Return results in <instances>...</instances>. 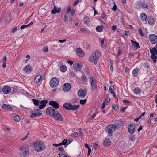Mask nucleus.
Instances as JSON below:
<instances>
[{
  "mask_svg": "<svg viewBox=\"0 0 157 157\" xmlns=\"http://www.w3.org/2000/svg\"><path fill=\"white\" fill-rule=\"evenodd\" d=\"M52 116L54 117V118L57 120L61 121L63 119L60 113L58 111H56Z\"/></svg>",
  "mask_w": 157,
  "mask_h": 157,
  "instance_id": "obj_11",
  "label": "nucleus"
},
{
  "mask_svg": "<svg viewBox=\"0 0 157 157\" xmlns=\"http://www.w3.org/2000/svg\"><path fill=\"white\" fill-rule=\"evenodd\" d=\"M60 11V7H58L57 6H55L54 8L51 10V13L52 14H55L56 13L59 12Z\"/></svg>",
  "mask_w": 157,
  "mask_h": 157,
  "instance_id": "obj_18",
  "label": "nucleus"
},
{
  "mask_svg": "<svg viewBox=\"0 0 157 157\" xmlns=\"http://www.w3.org/2000/svg\"><path fill=\"white\" fill-rule=\"evenodd\" d=\"M117 6L114 3V5L113 7L112 8V9L113 11H115L117 9Z\"/></svg>",
  "mask_w": 157,
  "mask_h": 157,
  "instance_id": "obj_54",
  "label": "nucleus"
},
{
  "mask_svg": "<svg viewBox=\"0 0 157 157\" xmlns=\"http://www.w3.org/2000/svg\"><path fill=\"white\" fill-rule=\"evenodd\" d=\"M144 66L145 67L148 68L149 67V65H148V63L147 62H146L144 63Z\"/></svg>",
  "mask_w": 157,
  "mask_h": 157,
  "instance_id": "obj_53",
  "label": "nucleus"
},
{
  "mask_svg": "<svg viewBox=\"0 0 157 157\" xmlns=\"http://www.w3.org/2000/svg\"><path fill=\"white\" fill-rule=\"evenodd\" d=\"M76 52L77 55L79 57L82 58L85 56L84 52L80 48L76 49Z\"/></svg>",
  "mask_w": 157,
  "mask_h": 157,
  "instance_id": "obj_14",
  "label": "nucleus"
},
{
  "mask_svg": "<svg viewBox=\"0 0 157 157\" xmlns=\"http://www.w3.org/2000/svg\"><path fill=\"white\" fill-rule=\"evenodd\" d=\"M45 12V10L44 9H41L40 10L38 11L39 14L41 15H43L44 14Z\"/></svg>",
  "mask_w": 157,
  "mask_h": 157,
  "instance_id": "obj_36",
  "label": "nucleus"
},
{
  "mask_svg": "<svg viewBox=\"0 0 157 157\" xmlns=\"http://www.w3.org/2000/svg\"><path fill=\"white\" fill-rule=\"evenodd\" d=\"M28 27V26H27V25H22V26H21V27H20V29H22L25 27Z\"/></svg>",
  "mask_w": 157,
  "mask_h": 157,
  "instance_id": "obj_60",
  "label": "nucleus"
},
{
  "mask_svg": "<svg viewBox=\"0 0 157 157\" xmlns=\"http://www.w3.org/2000/svg\"><path fill=\"white\" fill-rule=\"evenodd\" d=\"M142 7L144 8H147L148 7L147 4L146 3H143L142 4Z\"/></svg>",
  "mask_w": 157,
  "mask_h": 157,
  "instance_id": "obj_56",
  "label": "nucleus"
},
{
  "mask_svg": "<svg viewBox=\"0 0 157 157\" xmlns=\"http://www.w3.org/2000/svg\"><path fill=\"white\" fill-rule=\"evenodd\" d=\"M71 10V6H70L68 7L66 13L67 14H68L69 13L70 10Z\"/></svg>",
  "mask_w": 157,
  "mask_h": 157,
  "instance_id": "obj_45",
  "label": "nucleus"
},
{
  "mask_svg": "<svg viewBox=\"0 0 157 157\" xmlns=\"http://www.w3.org/2000/svg\"><path fill=\"white\" fill-rule=\"evenodd\" d=\"M102 27V26H97L96 28V29L97 32H101L103 29Z\"/></svg>",
  "mask_w": 157,
  "mask_h": 157,
  "instance_id": "obj_34",
  "label": "nucleus"
},
{
  "mask_svg": "<svg viewBox=\"0 0 157 157\" xmlns=\"http://www.w3.org/2000/svg\"><path fill=\"white\" fill-rule=\"evenodd\" d=\"M131 42L132 46L134 48L136 49L140 48L138 42L133 41L132 40H131Z\"/></svg>",
  "mask_w": 157,
  "mask_h": 157,
  "instance_id": "obj_22",
  "label": "nucleus"
},
{
  "mask_svg": "<svg viewBox=\"0 0 157 157\" xmlns=\"http://www.w3.org/2000/svg\"><path fill=\"white\" fill-rule=\"evenodd\" d=\"M32 102L36 106L38 105L40 103V101L35 99H32Z\"/></svg>",
  "mask_w": 157,
  "mask_h": 157,
  "instance_id": "obj_31",
  "label": "nucleus"
},
{
  "mask_svg": "<svg viewBox=\"0 0 157 157\" xmlns=\"http://www.w3.org/2000/svg\"><path fill=\"white\" fill-rule=\"evenodd\" d=\"M79 0H76L74 2L73 6H75L79 2Z\"/></svg>",
  "mask_w": 157,
  "mask_h": 157,
  "instance_id": "obj_57",
  "label": "nucleus"
},
{
  "mask_svg": "<svg viewBox=\"0 0 157 157\" xmlns=\"http://www.w3.org/2000/svg\"><path fill=\"white\" fill-rule=\"evenodd\" d=\"M75 10H72L71 12V13H70L71 15V16H73L74 14L75 13Z\"/></svg>",
  "mask_w": 157,
  "mask_h": 157,
  "instance_id": "obj_59",
  "label": "nucleus"
},
{
  "mask_svg": "<svg viewBox=\"0 0 157 157\" xmlns=\"http://www.w3.org/2000/svg\"><path fill=\"white\" fill-rule=\"evenodd\" d=\"M59 80L56 77L52 78L50 82V85L52 88L56 87L59 84Z\"/></svg>",
  "mask_w": 157,
  "mask_h": 157,
  "instance_id": "obj_6",
  "label": "nucleus"
},
{
  "mask_svg": "<svg viewBox=\"0 0 157 157\" xmlns=\"http://www.w3.org/2000/svg\"><path fill=\"white\" fill-rule=\"evenodd\" d=\"M139 34L142 36H144V35L143 32L141 28H139Z\"/></svg>",
  "mask_w": 157,
  "mask_h": 157,
  "instance_id": "obj_40",
  "label": "nucleus"
},
{
  "mask_svg": "<svg viewBox=\"0 0 157 157\" xmlns=\"http://www.w3.org/2000/svg\"><path fill=\"white\" fill-rule=\"evenodd\" d=\"M60 71L63 72H65L67 70V67L65 65H62L60 68Z\"/></svg>",
  "mask_w": 157,
  "mask_h": 157,
  "instance_id": "obj_35",
  "label": "nucleus"
},
{
  "mask_svg": "<svg viewBox=\"0 0 157 157\" xmlns=\"http://www.w3.org/2000/svg\"><path fill=\"white\" fill-rule=\"evenodd\" d=\"M71 88V84L68 83H64L63 86V90L65 92H67L69 91Z\"/></svg>",
  "mask_w": 157,
  "mask_h": 157,
  "instance_id": "obj_12",
  "label": "nucleus"
},
{
  "mask_svg": "<svg viewBox=\"0 0 157 157\" xmlns=\"http://www.w3.org/2000/svg\"><path fill=\"white\" fill-rule=\"evenodd\" d=\"M138 70L137 69H134L132 72L133 75L136 76L138 73Z\"/></svg>",
  "mask_w": 157,
  "mask_h": 157,
  "instance_id": "obj_38",
  "label": "nucleus"
},
{
  "mask_svg": "<svg viewBox=\"0 0 157 157\" xmlns=\"http://www.w3.org/2000/svg\"><path fill=\"white\" fill-rule=\"evenodd\" d=\"M100 56V54L98 50H96L93 52L91 56L89 58V61L96 64Z\"/></svg>",
  "mask_w": 157,
  "mask_h": 157,
  "instance_id": "obj_1",
  "label": "nucleus"
},
{
  "mask_svg": "<svg viewBox=\"0 0 157 157\" xmlns=\"http://www.w3.org/2000/svg\"><path fill=\"white\" fill-rule=\"evenodd\" d=\"M150 50L152 55H157V49L156 48L154 47L152 49H150Z\"/></svg>",
  "mask_w": 157,
  "mask_h": 157,
  "instance_id": "obj_25",
  "label": "nucleus"
},
{
  "mask_svg": "<svg viewBox=\"0 0 157 157\" xmlns=\"http://www.w3.org/2000/svg\"><path fill=\"white\" fill-rule=\"evenodd\" d=\"M135 138V136L134 135H131L130 136L129 140L132 141H134Z\"/></svg>",
  "mask_w": 157,
  "mask_h": 157,
  "instance_id": "obj_42",
  "label": "nucleus"
},
{
  "mask_svg": "<svg viewBox=\"0 0 157 157\" xmlns=\"http://www.w3.org/2000/svg\"><path fill=\"white\" fill-rule=\"evenodd\" d=\"M106 103L105 102H104L102 104V106H101V109H103L105 107Z\"/></svg>",
  "mask_w": 157,
  "mask_h": 157,
  "instance_id": "obj_58",
  "label": "nucleus"
},
{
  "mask_svg": "<svg viewBox=\"0 0 157 157\" xmlns=\"http://www.w3.org/2000/svg\"><path fill=\"white\" fill-rule=\"evenodd\" d=\"M2 108L4 109H6L7 110H12V108L10 105L6 104H4L2 105Z\"/></svg>",
  "mask_w": 157,
  "mask_h": 157,
  "instance_id": "obj_23",
  "label": "nucleus"
},
{
  "mask_svg": "<svg viewBox=\"0 0 157 157\" xmlns=\"http://www.w3.org/2000/svg\"><path fill=\"white\" fill-rule=\"evenodd\" d=\"M29 151L28 150H27L26 151H24L23 152H22L20 153V155L22 157H25L29 153Z\"/></svg>",
  "mask_w": 157,
  "mask_h": 157,
  "instance_id": "obj_26",
  "label": "nucleus"
},
{
  "mask_svg": "<svg viewBox=\"0 0 157 157\" xmlns=\"http://www.w3.org/2000/svg\"><path fill=\"white\" fill-rule=\"evenodd\" d=\"M151 58L152 59L153 62L154 63H156V59H157V56L155 55H151Z\"/></svg>",
  "mask_w": 157,
  "mask_h": 157,
  "instance_id": "obj_37",
  "label": "nucleus"
},
{
  "mask_svg": "<svg viewBox=\"0 0 157 157\" xmlns=\"http://www.w3.org/2000/svg\"><path fill=\"white\" fill-rule=\"evenodd\" d=\"M49 104L55 109H57L59 107L58 104L54 101H50Z\"/></svg>",
  "mask_w": 157,
  "mask_h": 157,
  "instance_id": "obj_20",
  "label": "nucleus"
},
{
  "mask_svg": "<svg viewBox=\"0 0 157 157\" xmlns=\"http://www.w3.org/2000/svg\"><path fill=\"white\" fill-rule=\"evenodd\" d=\"M30 113H31L30 117L33 118L39 116L42 114V112L39 109H36L34 111H31Z\"/></svg>",
  "mask_w": 157,
  "mask_h": 157,
  "instance_id": "obj_7",
  "label": "nucleus"
},
{
  "mask_svg": "<svg viewBox=\"0 0 157 157\" xmlns=\"http://www.w3.org/2000/svg\"><path fill=\"white\" fill-rule=\"evenodd\" d=\"M55 111V109L51 107L48 108L46 110L47 114L50 116H52L53 115H54Z\"/></svg>",
  "mask_w": 157,
  "mask_h": 157,
  "instance_id": "obj_10",
  "label": "nucleus"
},
{
  "mask_svg": "<svg viewBox=\"0 0 157 157\" xmlns=\"http://www.w3.org/2000/svg\"><path fill=\"white\" fill-rule=\"evenodd\" d=\"M82 64L81 63H75L73 67L74 69L77 71H79L81 70L82 67Z\"/></svg>",
  "mask_w": 157,
  "mask_h": 157,
  "instance_id": "obj_16",
  "label": "nucleus"
},
{
  "mask_svg": "<svg viewBox=\"0 0 157 157\" xmlns=\"http://www.w3.org/2000/svg\"><path fill=\"white\" fill-rule=\"evenodd\" d=\"M135 125L134 124H130L128 126V132L131 134H133L135 132Z\"/></svg>",
  "mask_w": 157,
  "mask_h": 157,
  "instance_id": "obj_13",
  "label": "nucleus"
},
{
  "mask_svg": "<svg viewBox=\"0 0 157 157\" xmlns=\"http://www.w3.org/2000/svg\"><path fill=\"white\" fill-rule=\"evenodd\" d=\"M114 89V87L113 86H111L109 88V91H113V90Z\"/></svg>",
  "mask_w": 157,
  "mask_h": 157,
  "instance_id": "obj_62",
  "label": "nucleus"
},
{
  "mask_svg": "<svg viewBox=\"0 0 157 157\" xmlns=\"http://www.w3.org/2000/svg\"><path fill=\"white\" fill-rule=\"evenodd\" d=\"M33 144L34 148L37 152L42 151L44 150L45 148V146L41 142H35L32 143Z\"/></svg>",
  "mask_w": 157,
  "mask_h": 157,
  "instance_id": "obj_2",
  "label": "nucleus"
},
{
  "mask_svg": "<svg viewBox=\"0 0 157 157\" xmlns=\"http://www.w3.org/2000/svg\"><path fill=\"white\" fill-rule=\"evenodd\" d=\"M60 144L61 145H64V147H66V146L68 145L67 140V139H64L62 142L60 143Z\"/></svg>",
  "mask_w": 157,
  "mask_h": 157,
  "instance_id": "obj_29",
  "label": "nucleus"
},
{
  "mask_svg": "<svg viewBox=\"0 0 157 157\" xmlns=\"http://www.w3.org/2000/svg\"><path fill=\"white\" fill-rule=\"evenodd\" d=\"M147 20L148 23L150 24H152L154 22V20L151 16H149L148 17Z\"/></svg>",
  "mask_w": 157,
  "mask_h": 157,
  "instance_id": "obj_27",
  "label": "nucleus"
},
{
  "mask_svg": "<svg viewBox=\"0 0 157 157\" xmlns=\"http://www.w3.org/2000/svg\"><path fill=\"white\" fill-rule=\"evenodd\" d=\"M141 18L143 21H144L146 20L147 16L145 13H142L141 14Z\"/></svg>",
  "mask_w": 157,
  "mask_h": 157,
  "instance_id": "obj_30",
  "label": "nucleus"
},
{
  "mask_svg": "<svg viewBox=\"0 0 157 157\" xmlns=\"http://www.w3.org/2000/svg\"><path fill=\"white\" fill-rule=\"evenodd\" d=\"M113 108L115 111H117L118 109L117 105H112Z\"/></svg>",
  "mask_w": 157,
  "mask_h": 157,
  "instance_id": "obj_44",
  "label": "nucleus"
},
{
  "mask_svg": "<svg viewBox=\"0 0 157 157\" xmlns=\"http://www.w3.org/2000/svg\"><path fill=\"white\" fill-rule=\"evenodd\" d=\"M115 125L117 126H118L119 125H121L122 124V122L121 121H117L115 123Z\"/></svg>",
  "mask_w": 157,
  "mask_h": 157,
  "instance_id": "obj_39",
  "label": "nucleus"
},
{
  "mask_svg": "<svg viewBox=\"0 0 157 157\" xmlns=\"http://www.w3.org/2000/svg\"><path fill=\"white\" fill-rule=\"evenodd\" d=\"M117 126L114 124L109 125L106 128V131L108 134V136H111L113 132L116 128Z\"/></svg>",
  "mask_w": 157,
  "mask_h": 157,
  "instance_id": "obj_4",
  "label": "nucleus"
},
{
  "mask_svg": "<svg viewBox=\"0 0 157 157\" xmlns=\"http://www.w3.org/2000/svg\"><path fill=\"white\" fill-rule=\"evenodd\" d=\"M17 27H15L12 29L11 32L13 33H14L17 30Z\"/></svg>",
  "mask_w": 157,
  "mask_h": 157,
  "instance_id": "obj_49",
  "label": "nucleus"
},
{
  "mask_svg": "<svg viewBox=\"0 0 157 157\" xmlns=\"http://www.w3.org/2000/svg\"><path fill=\"white\" fill-rule=\"evenodd\" d=\"M111 141L109 139L106 138L103 142V144L105 146H109L111 145Z\"/></svg>",
  "mask_w": 157,
  "mask_h": 157,
  "instance_id": "obj_24",
  "label": "nucleus"
},
{
  "mask_svg": "<svg viewBox=\"0 0 157 157\" xmlns=\"http://www.w3.org/2000/svg\"><path fill=\"white\" fill-rule=\"evenodd\" d=\"M43 50L45 52H48V48L47 47H45L43 48Z\"/></svg>",
  "mask_w": 157,
  "mask_h": 157,
  "instance_id": "obj_47",
  "label": "nucleus"
},
{
  "mask_svg": "<svg viewBox=\"0 0 157 157\" xmlns=\"http://www.w3.org/2000/svg\"><path fill=\"white\" fill-rule=\"evenodd\" d=\"M67 15L66 14L65 15L63 20L64 22H65L66 21H67Z\"/></svg>",
  "mask_w": 157,
  "mask_h": 157,
  "instance_id": "obj_48",
  "label": "nucleus"
},
{
  "mask_svg": "<svg viewBox=\"0 0 157 157\" xmlns=\"http://www.w3.org/2000/svg\"><path fill=\"white\" fill-rule=\"evenodd\" d=\"M80 30L85 33L87 32V31L86 30V29L84 28H82Z\"/></svg>",
  "mask_w": 157,
  "mask_h": 157,
  "instance_id": "obj_55",
  "label": "nucleus"
},
{
  "mask_svg": "<svg viewBox=\"0 0 157 157\" xmlns=\"http://www.w3.org/2000/svg\"><path fill=\"white\" fill-rule=\"evenodd\" d=\"M86 92L87 91L86 90L80 89L78 91V95L79 97L82 98L86 96Z\"/></svg>",
  "mask_w": 157,
  "mask_h": 157,
  "instance_id": "obj_9",
  "label": "nucleus"
},
{
  "mask_svg": "<svg viewBox=\"0 0 157 157\" xmlns=\"http://www.w3.org/2000/svg\"><path fill=\"white\" fill-rule=\"evenodd\" d=\"M13 119L15 121L18 122L20 120V117L18 115H14L13 117Z\"/></svg>",
  "mask_w": 157,
  "mask_h": 157,
  "instance_id": "obj_28",
  "label": "nucleus"
},
{
  "mask_svg": "<svg viewBox=\"0 0 157 157\" xmlns=\"http://www.w3.org/2000/svg\"><path fill=\"white\" fill-rule=\"evenodd\" d=\"M81 79L82 81L84 82H85L87 81L86 77V76L85 75H82V76L81 77Z\"/></svg>",
  "mask_w": 157,
  "mask_h": 157,
  "instance_id": "obj_41",
  "label": "nucleus"
},
{
  "mask_svg": "<svg viewBox=\"0 0 157 157\" xmlns=\"http://www.w3.org/2000/svg\"><path fill=\"white\" fill-rule=\"evenodd\" d=\"M66 41V39H64L62 40H58V42L60 43H62L63 42H64Z\"/></svg>",
  "mask_w": 157,
  "mask_h": 157,
  "instance_id": "obj_61",
  "label": "nucleus"
},
{
  "mask_svg": "<svg viewBox=\"0 0 157 157\" xmlns=\"http://www.w3.org/2000/svg\"><path fill=\"white\" fill-rule=\"evenodd\" d=\"M42 78V75L40 74H39L37 75L35 77L34 79V82L35 84H37L40 81V80Z\"/></svg>",
  "mask_w": 157,
  "mask_h": 157,
  "instance_id": "obj_19",
  "label": "nucleus"
},
{
  "mask_svg": "<svg viewBox=\"0 0 157 157\" xmlns=\"http://www.w3.org/2000/svg\"><path fill=\"white\" fill-rule=\"evenodd\" d=\"M134 93L137 95L140 94L141 93V90L138 88H135L134 89Z\"/></svg>",
  "mask_w": 157,
  "mask_h": 157,
  "instance_id": "obj_33",
  "label": "nucleus"
},
{
  "mask_svg": "<svg viewBox=\"0 0 157 157\" xmlns=\"http://www.w3.org/2000/svg\"><path fill=\"white\" fill-rule=\"evenodd\" d=\"M110 100L109 98L108 99L106 98L105 100V102L106 104H108L110 102Z\"/></svg>",
  "mask_w": 157,
  "mask_h": 157,
  "instance_id": "obj_51",
  "label": "nucleus"
},
{
  "mask_svg": "<svg viewBox=\"0 0 157 157\" xmlns=\"http://www.w3.org/2000/svg\"><path fill=\"white\" fill-rule=\"evenodd\" d=\"M2 91L5 94H8L11 91L10 87L7 86H4L2 89Z\"/></svg>",
  "mask_w": 157,
  "mask_h": 157,
  "instance_id": "obj_15",
  "label": "nucleus"
},
{
  "mask_svg": "<svg viewBox=\"0 0 157 157\" xmlns=\"http://www.w3.org/2000/svg\"><path fill=\"white\" fill-rule=\"evenodd\" d=\"M73 139L71 138H70L69 139L67 140V143L68 145L70 143L73 141Z\"/></svg>",
  "mask_w": 157,
  "mask_h": 157,
  "instance_id": "obj_46",
  "label": "nucleus"
},
{
  "mask_svg": "<svg viewBox=\"0 0 157 157\" xmlns=\"http://www.w3.org/2000/svg\"><path fill=\"white\" fill-rule=\"evenodd\" d=\"M87 101V100L85 99L84 100H81L80 101V103L81 104H84Z\"/></svg>",
  "mask_w": 157,
  "mask_h": 157,
  "instance_id": "obj_43",
  "label": "nucleus"
},
{
  "mask_svg": "<svg viewBox=\"0 0 157 157\" xmlns=\"http://www.w3.org/2000/svg\"><path fill=\"white\" fill-rule=\"evenodd\" d=\"M110 69L112 71H113V64L111 63H110Z\"/></svg>",
  "mask_w": 157,
  "mask_h": 157,
  "instance_id": "obj_63",
  "label": "nucleus"
},
{
  "mask_svg": "<svg viewBox=\"0 0 157 157\" xmlns=\"http://www.w3.org/2000/svg\"><path fill=\"white\" fill-rule=\"evenodd\" d=\"M48 101L46 100H42L40 101L41 104L39 106V108L40 109H43L46 105Z\"/></svg>",
  "mask_w": 157,
  "mask_h": 157,
  "instance_id": "obj_21",
  "label": "nucleus"
},
{
  "mask_svg": "<svg viewBox=\"0 0 157 157\" xmlns=\"http://www.w3.org/2000/svg\"><path fill=\"white\" fill-rule=\"evenodd\" d=\"M149 38L150 41L152 44H155L157 43V36L155 35H150Z\"/></svg>",
  "mask_w": 157,
  "mask_h": 157,
  "instance_id": "obj_8",
  "label": "nucleus"
},
{
  "mask_svg": "<svg viewBox=\"0 0 157 157\" xmlns=\"http://www.w3.org/2000/svg\"><path fill=\"white\" fill-rule=\"evenodd\" d=\"M89 83L91 85L92 88L94 90L97 87V84L96 82V79L92 76H90L89 77Z\"/></svg>",
  "mask_w": 157,
  "mask_h": 157,
  "instance_id": "obj_5",
  "label": "nucleus"
},
{
  "mask_svg": "<svg viewBox=\"0 0 157 157\" xmlns=\"http://www.w3.org/2000/svg\"><path fill=\"white\" fill-rule=\"evenodd\" d=\"M63 107L64 108L69 110L75 111L79 108V106L75 105H72L71 103H65L63 104Z\"/></svg>",
  "mask_w": 157,
  "mask_h": 157,
  "instance_id": "obj_3",
  "label": "nucleus"
},
{
  "mask_svg": "<svg viewBox=\"0 0 157 157\" xmlns=\"http://www.w3.org/2000/svg\"><path fill=\"white\" fill-rule=\"evenodd\" d=\"M83 22L86 24H88L90 22L88 17L87 16H85L84 18Z\"/></svg>",
  "mask_w": 157,
  "mask_h": 157,
  "instance_id": "obj_32",
  "label": "nucleus"
},
{
  "mask_svg": "<svg viewBox=\"0 0 157 157\" xmlns=\"http://www.w3.org/2000/svg\"><path fill=\"white\" fill-rule=\"evenodd\" d=\"M73 136L75 137H77L78 136V134L77 132H75L72 134Z\"/></svg>",
  "mask_w": 157,
  "mask_h": 157,
  "instance_id": "obj_50",
  "label": "nucleus"
},
{
  "mask_svg": "<svg viewBox=\"0 0 157 157\" xmlns=\"http://www.w3.org/2000/svg\"><path fill=\"white\" fill-rule=\"evenodd\" d=\"M117 26L115 25H113L112 26V30L115 31L117 29Z\"/></svg>",
  "mask_w": 157,
  "mask_h": 157,
  "instance_id": "obj_64",
  "label": "nucleus"
},
{
  "mask_svg": "<svg viewBox=\"0 0 157 157\" xmlns=\"http://www.w3.org/2000/svg\"><path fill=\"white\" fill-rule=\"evenodd\" d=\"M59 157H69L67 155H66L64 154H62L61 155H59Z\"/></svg>",
  "mask_w": 157,
  "mask_h": 157,
  "instance_id": "obj_52",
  "label": "nucleus"
},
{
  "mask_svg": "<svg viewBox=\"0 0 157 157\" xmlns=\"http://www.w3.org/2000/svg\"><path fill=\"white\" fill-rule=\"evenodd\" d=\"M32 70L31 66L29 64H28L24 68L23 71L26 73H30L32 71Z\"/></svg>",
  "mask_w": 157,
  "mask_h": 157,
  "instance_id": "obj_17",
  "label": "nucleus"
}]
</instances>
